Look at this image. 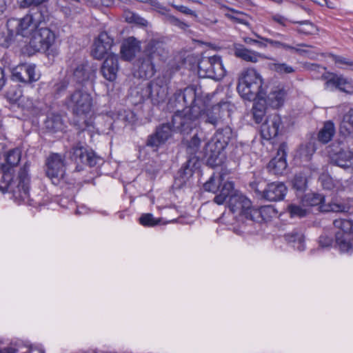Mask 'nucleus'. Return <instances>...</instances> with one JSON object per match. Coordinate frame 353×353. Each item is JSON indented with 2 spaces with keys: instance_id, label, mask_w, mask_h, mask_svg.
I'll use <instances>...</instances> for the list:
<instances>
[{
  "instance_id": "26",
  "label": "nucleus",
  "mask_w": 353,
  "mask_h": 353,
  "mask_svg": "<svg viewBox=\"0 0 353 353\" xmlns=\"http://www.w3.org/2000/svg\"><path fill=\"white\" fill-rule=\"evenodd\" d=\"M288 95V91L283 85L279 84L272 88L268 96L267 103L273 108L283 106Z\"/></svg>"
},
{
  "instance_id": "40",
  "label": "nucleus",
  "mask_w": 353,
  "mask_h": 353,
  "mask_svg": "<svg viewBox=\"0 0 353 353\" xmlns=\"http://www.w3.org/2000/svg\"><path fill=\"white\" fill-rule=\"evenodd\" d=\"M315 143L310 141L302 144L298 151L299 157L305 161H309L316 151Z\"/></svg>"
},
{
  "instance_id": "57",
  "label": "nucleus",
  "mask_w": 353,
  "mask_h": 353,
  "mask_svg": "<svg viewBox=\"0 0 353 353\" xmlns=\"http://www.w3.org/2000/svg\"><path fill=\"white\" fill-rule=\"evenodd\" d=\"M332 239L325 235L319 237V245L322 248H327L332 245Z\"/></svg>"
},
{
  "instance_id": "39",
  "label": "nucleus",
  "mask_w": 353,
  "mask_h": 353,
  "mask_svg": "<svg viewBox=\"0 0 353 353\" xmlns=\"http://www.w3.org/2000/svg\"><path fill=\"white\" fill-rule=\"evenodd\" d=\"M163 51V44L161 41L158 40H150L145 48L147 53L146 57H150L151 59L155 55H161Z\"/></svg>"
},
{
  "instance_id": "17",
  "label": "nucleus",
  "mask_w": 353,
  "mask_h": 353,
  "mask_svg": "<svg viewBox=\"0 0 353 353\" xmlns=\"http://www.w3.org/2000/svg\"><path fill=\"white\" fill-rule=\"evenodd\" d=\"M282 127L281 117L277 114L268 116L261 126V134L263 139L270 140L276 137Z\"/></svg>"
},
{
  "instance_id": "42",
  "label": "nucleus",
  "mask_w": 353,
  "mask_h": 353,
  "mask_svg": "<svg viewBox=\"0 0 353 353\" xmlns=\"http://www.w3.org/2000/svg\"><path fill=\"white\" fill-rule=\"evenodd\" d=\"M334 225L340 230L339 232L345 234L353 233V222L347 219H336L333 223Z\"/></svg>"
},
{
  "instance_id": "51",
  "label": "nucleus",
  "mask_w": 353,
  "mask_h": 353,
  "mask_svg": "<svg viewBox=\"0 0 353 353\" xmlns=\"http://www.w3.org/2000/svg\"><path fill=\"white\" fill-rule=\"evenodd\" d=\"M165 22L169 23L170 24L176 26L181 30H185L189 26L185 22L181 21L178 18L175 17L174 15L170 14L167 16V19L165 20Z\"/></svg>"
},
{
  "instance_id": "59",
  "label": "nucleus",
  "mask_w": 353,
  "mask_h": 353,
  "mask_svg": "<svg viewBox=\"0 0 353 353\" xmlns=\"http://www.w3.org/2000/svg\"><path fill=\"white\" fill-rule=\"evenodd\" d=\"M68 83L66 81H61L54 85V91L56 93L59 94L64 91L68 88Z\"/></svg>"
},
{
  "instance_id": "11",
  "label": "nucleus",
  "mask_w": 353,
  "mask_h": 353,
  "mask_svg": "<svg viewBox=\"0 0 353 353\" xmlns=\"http://www.w3.org/2000/svg\"><path fill=\"white\" fill-rule=\"evenodd\" d=\"M47 17L46 12L42 11L32 12L26 15L18 21L17 33L26 37L30 32L32 33L40 23L45 21Z\"/></svg>"
},
{
  "instance_id": "4",
  "label": "nucleus",
  "mask_w": 353,
  "mask_h": 353,
  "mask_svg": "<svg viewBox=\"0 0 353 353\" xmlns=\"http://www.w3.org/2000/svg\"><path fill=\"white\" fill-rule=\"evenodd\" d=\"M201 113L199 105L183 110H177L172 116V125L174 130L181 133H189L198 123Z\"/></svg>"
},
{
  "instance_id": "46",
  "label": "nucleus",
  "mask_w": 353,
  "mask_h": 353,
  "mask_svg": "<svg viewBox=\"0 0 353 353\" xmlns=\"http://www.w3.org/2000/svg\"><path fill=\"white\" fill-rule=\"evenodd\" d=\"M271 70L280 74H290L293 73L295 70L293 67L285 63H274L270 65Z\"/></svg>"
},
{
  "instance_id": "38",
  "label": "nucleus",
  "mask_w": 353,
  "mask_h": 353,
  "mask_svg": "<svg viewBox=\"0 0 353 353\" xmlns=\"http://www.w3.org/2000/svg\"><path fill=\"white\" fill-rule=\"evenodd\" d=\"M45 124L46 128L52 132L62 130L63 128L61 117L59 114H53L48 117Z\"/></svg>"
},
{
  "instance_id": "47",
  "label": "nucleus",
  "mask_w": 353,
  "mask_h": 353,
  "mask_svg": "<svg viewBox=\"0 0 353 353\" xmlns=\"http://www.w3.org/2000/svg\"><path fill=\"white\" fill-rule=\"evenodd\" d=\"M48 0H22L21 2V6L24 8H28L30 6H34L32 9L31 12H37V11H42L46 12V14H47V11L46 9H41L39 8L43 3L48 1Z\"/></svg>"
},
{
  "instance_id": "60",
  "label": "nucleus",
  "mask_w": 353,
  "mask_h": 353,
  "mask_svg": "<svg viewBox=\"0 0 353 353\" xmlns=\"http://www.w3.org/2000/svg\"><path fill=\"white\" fill-rule=\"evenodd\" d=\"M250 187L252 190L255 191V192L257 193V194L263 198V190L262 187L260 185V183L258 181H253L251 182L250 184Z\"/></svg>"
},
{
  "instance_id": "6",
  "label": "nucleus",
  "mask_w": 353,
  "mask_h": 353,
  "mask_svg": "<svg viewBox=\"0 0 353 353\" xmlns=\"http://www.w3.org/2000/svg\"><path fill=\"white\" fill-rule=\"evenodd\" d=\"M198 73L201 77L220 80L225 75L221 58L218 55L203 57L198 63Z\"/></svg>"
},
{
  "instance_id": "34",
  "label": "nucleus",
  "mask_w": 353,
  "mask_h": 353,
  "mask_svg": "<svg viewBox=\"0 0 353 353\" xmlns=\"http://www.w3.org/2000/svg\"><path fill=\"white\" fill-rule=\"evenodd\" d=\"M225 174L224 173H220L219 176L212 175L210 179L204 183V190L213 193H218L221 184L225 181Z\"/></svg>"
},
{
  "instance_id": "50",
  "label": "nucleus",
  "mask_w": 353,
  "mask_h": 353,
  "mask_svg": "<svg viewBox=\"0 0 353 353\" xmlns=\"http://www.w3.org/2000/svg\"><path fill=\"white\" fill-rule=\"evenodd\" d=\"M150 5L152 7L153 10L159 12L160 14L165 17L164 20L167 19V16H169L170 10L166 7L163 6L157 0H151Z\"/></svg>"
},
{
  "instance_id": "30",
  "label": "nucleus",
  "mask_w": 353,
  "mask_h": 353,
  "mask_svg": "<svg viewBox=\"0 0 353 353\" xmlns=\"http://www.w3.org/2000/svg\"><path fill=\"white\" fill-rule=\"evenodd\" d=\"M138 75L140 78L148 79L154 76V66L150 57L141 58L138 60Z\"/></svg>"
},
{
  "instance_id": "22",
  "label": "nucleus",
  "mask_w": 353,
  "mask_h": 353,
  "mask_svg": "<svg viewBox=\"0 0 353 353\" xmlns=\"http://www.w3.org/2000/svg\"><path fill=\"white\" fill-rule=\"evenodd\" d=\"M119 69L118 56L115 54H110L101 65V72L105 79L114 81L117 79Z\"/></svg>"
},
{
  "instance_id": "63",
  "label": "nucleus",
  "mask_w": 353,
  "mask_h": 353,
  "mask_svg": "<svg viewBox=\"0 0 353 353\" xmlns=\"http://www.w3.org/2000/svg\"><path fill=\"white\" fill-rule=\"evenodd\" d=\"M6 81L5 71L0 68V90L3 88Z\"/></svg>"
},
{
  "instance_id": "29",
  "label": "nucleus",
  "mask_w": 353,
  "mask_h": 353,
  "mask_svg": "<svg viewBox=\"0 0 353 353\" xmlns=\"http://www.w3.org/2000/svg\"><path fill=\"white\" fill-rule=\"evenodd\" d=\"M234 55L244 61L256 63L259 61V58H263V56L258 52L250 50L245 48L243 45L234 43L233 45Z\"/></svg>"
},
{
  "instance_id": "24",
  "label": "nucleus",
  "mask_w": 353,
  "mask_h": 353,
  "mask_svg": "<svg viewBox=\"0 0 353 353\" xmlns=\"http://www.w3.org/2000/svg\"><path fill=\"white\" fill-rule=\"evenodd\" d=\"M70 72L78 83H83L90 78L94 70L89 66L88 61L73 62L70 65Z\"/></svg>"
},
{
  "instance_id": "54",
  "label": "nucleus",
  "mask_w": 353,
  "mask_h": 353,
  "mask_svg": "<svg viewBox=\"0 0 353 353\" xmlns=\"http://www.w3.org/2000/svg\"><path fill=\"white\" fill-rule=\"evenodd\" d=\"M274 47L276 48H282L285 50H290L294 51L296 52H298L300 54H301L305 52V50H304L296 48L295 47H293V46L288 45L286 43L280 42L279 41H275Z\"/></svg>"
},
{
  "instance_id": "48",
  "label": "nucleus",
  "mask_w": 353,
  "mask_h": 353,
  "mask_svg": "<svg viewBox=\"0 0 353 353\" xmlns=\"http://www.w3.org/2000/svg\"><path fill=\"white\" fill-rule=\"evenodd\" d=\"M139 221L144 226H154L160 223L161 219H155L152 214L148 213L143 214Z\"/></svg>"
},
{
  "instance_id": "49",
  "label": "nucleus",
  "mask_w": 353,
  "mask_h": 353,
  "mask_svg": "<svg viewBox=\"0 0 353 353\" xmlns=\"http://www.w3.org/2000/svg\"><path fill=\"white\" fill-rule=\"evenodd\" d=\"M288 210L292 217L297 216L299 218L304 217L307 214L306 210L299 205L291 204L288 207Z\"/></svg>"
},
{
  "instance_id": "32",
  "label": "nucleus",
  "mask_w": 353,
  "mask_h": 353,
  "mask_svg": "<svg viewBox=\"0 0 353 353\" xmlns=\"http://www.w3.org/2000/svg\"><path fill=\"white\" fill-rule=\"evenodd\" d=\"M336 244L341 252L353 250V235L337 232L335 235Z\"/></svg>"
},
{
  "instance_id": "62",
  "label": "nucleus",
  "mask_w": 353,
  "mask_h": 353,
  "mask_svg": "<svg viewBox=\"0 0 353 353\" xmlns=\"http://www.w3.org/2000/svg\"><path fill=\"white\" fill-rule=\"evenodd\" d=\"M272 19L275 22L281 24V26H285V21H287V19L285 18L283 16H281L280 14H275L272 16Z\"/></svg>"
},
{
  "instance_id": "37",
  "label": "nucleus",
  "mask_w": 353,
  "mask_h": 353,
  "mask_svg": "<svg viewBox=\"0 0 353 353\" xmlns=\"http://www.w3.org/2000/svg\"><path fill=\"white\" fill-rule=\"evenodd\" d=\"M340 132L344 135L353 134V109L344 115L340 126Z\"/></svg>"
},
{
  "instance_id": "18",
  "label": "nucleus",
  "mask_w": 353,
  "mask_h": 353,
  "mask_svg": "<svg viewBox=\"0 0 353 353\" xmlns=\"http://www.w3.org/2000/svg\"><path fill=\"white\" fill-rule=\"evenodd\" d=\"M146 92L154 105H159L163 103L168 94V88L165 84L158 81L150 82L146 88Z\"/></svg>"
},
{
  "instance_id": "1",
  "label": "nucleus",
  "mask_w": 353,
  "mask_h": 353,
  "mask_svg": "<svg viewBox=\"0 0 353 353\" xmlns=\"http://www.w3.org/2000/svg\"><path fill=\"white\" fill-rule=\"evenodd\" d=\"M228 207L233 213L243 215L255 222L267 221L274 214V209L270 206H263L259 209L252 208L251 201L237 190L230 197Z\"/></svg>"
},
{
  "instance_id": "36",
  "label": "nucleus",
  "mask_w": 353,
  "mask_h": 353,
  "mask_svg": "<svg viewBox=\"0 0 353 353\" xmlns=\"http://www.w3.org/2000/svg\"><path fill=\"white\" fill-rule=\"evenodd\" d=\"M259 100L254 103L252 112V117L256 123H260L265 113V100L263 98H258Z\"/></svg>"
},
{
  "instance_id": "5",
  "label": "nucleus",
  "mask_w": 353,
  "mask_h": 353,
  "mask_svg": "<svg viewBox=\"0 0 353 353\" xmlns=\"http://www.w3.org/2000/svg\"><path fill=\"white\" fill-rule=\"evenodd\" d=\"M303 202L310 206H319V210L323 212H353V206L347 203H337L330 201L325 203V197L318 193H308L305 195Z\"/></svg>"
},
{
  "instance_id": "52",
  "label": "nucleus",
  "mask_w": 353,
  "mask_h": 353,
  "mask_svg": "<svg viewBox=\"0 0 353 353\" xmlns=\"http://www.w3.org/2000/svg\"><path fill=\"white\" fill-rule=\"evenodd\" d=\"M306 178L302 175H296L293 181V186L297 190H303L306 187Z\"/></svg>"
},
{
  "instance_id": "8",
  "label": "nucleus",
  "mask_w": 353,
  "mask_h": 353,
  "mask_svg": "<svg viewBox=\"0 0 353 353\" xmlns=\"http://www.w3.org/2000/svg\"><path fill=\"white\" fill-rule=\"evenodd\" d=\"M68 108L75 115L88 114L92 109V98L88 92L76 90L66 99Z\"/></svg>"
},
{
  "instance_id": "41",
  "label": "nucleus",
  "mask_w": 353,
  "mask_h": 353,
  "mask_svg": "<svg viewBox=\"0 0 353 353\" xmlns=\"http://www.w3.org/2000/svg\"><path fill=\"white\" fill-rule=\"evenodd\" d=\"M285 239L289 243H298L297 249L299 250H304V236L299 231L294 230L285 234Z\"/></svg>"
},
{
  "instance_id": "9",
  "label": "nucleus",
  "mask_w": 353,
  "mask_h": 353,
  "mask_svg": "<svg viewBox=\"0 0 353 353\" xmlns=\"http://www.w3.org/2000/svg\"><path fill=\"white\" fill-rule=\"evenodd\" d=\"M29 178L26 168L21 169L16 181H10L6 192H11L14 199L19 202L26 201L29 198Z\"/></svg>"
},
{
  "instance_id": "21",
  "label": "nucleus",
  "mask_w": 353,
  "mask_h": 353,
  "mask_svg": "<svg viewBox=\"0 0 353 353\" xmlns=\"http://www.w3.org/2000/svg\"><path fill=\"white\" fill-rule=\"evenodd\" d=\"M172 129L170 123H163L157 128L156 132L148 138L146 145L159 147L163 144L172 135Z\"/></svg>"
},
{
  "instance_id": "55",
  "label": "nucleus",
  "mask_w": 353,
  "mask_h": 353,
  "mask_svg": "<svg viewBox=\"0 0 353 353\" xmlns=\"http://www.w3.org/2000/svg\"><path fill=\"white\" fill-rule=\"evenodd\" d=\"M225 16L228 18L230 19L231 20H232L236 23H242L247 26H250V24L248 20V17H246L245 16H242V17H239L233 16V15H231L229 14H226ZM248 18H250V17L248 16Z\"/></svg>"
},
{
  "instance_id": "27",
  "label": "nucleus",
  "mask_w": 353,
  "mask_h": 353,
  "mask_svg": "<svg viewBox=\"0 0 353 353\" xmlns=\"http://www.w3.org/2000/svg\"><path fill=\"white\" fill-rule=\"evenodd\" d=\"M21 158V152L18 148H14L9 150L5 155L6 163L1 165V170L4 176L11 179L10 174L12 168L18 165Z\"/></svg>"
},
{
  "instance_id": "58",
  "label": "nucleus",
  "mask_w": 353,
  "mask_h": 353,
  "mask_svg": "<svg viewBox=\"0 0 353 353\" xmlns=\"http://www.w3.org/2000/svg\"><path fill=\"white\" fill-rule=\"evenodd\" d=\"M172 6L176 9L178 11L183 13V14H189V15H192V16H196V14L195 12L190 10V8H188V7L186 6H177V5H172Z\"/></svg>"
},
{
  "instance_id": "56",
  "label": "nucleus",
  "mask_w": 353,
  "mask_h": 353,
  "mask_svg": "<svg viewBox=\"0 0 353 353\" xmlns=\"http://www.w3.org/2000/svg\"><path fill=\"white\" fill-rule=\"evenodd\" d=\"M243 41H244V42H245L246 43H248V44H256L258 46H259L261 48H266L267 47V44L265 42H263V41H262V40H256V39H253L250 37H244Z\"/></svg>"
},
{
  "instance_id": "61",
  "label": "nucleus",
  "mask_w": 353,
  "mask_h": 353,
  "mask_svg": "<svg viewBox=\"0 0 353 353\" xmlns=\"http://www.w3.org/2000/svg\"><path fill=\"white\" fill-rule=\"evenodd\" d=\"M333 58L336 63L345 64L347 65L353 66V61H350L345 57L335 55L333 57Z\"/></svg>"
},
{
  "instance_id": "20",
  "label": "nucleus",
  "mask_w": 353,
  "mask_h": 353,
  "mask_svg": "<svg viewBox=\"0 0 353 353\" xmlns=\"http://www.w3.org/2000/svg\"><path fill=\"white\" fill-rule=\"evenodd\" d=\"M287 188L282 182H272L267 185L263 192V199L269 201H278L284 199Z\"/></svg>"
},
{
  "instance_id": "16",
  "label": "nucleus",
  "mask_w": 353,
  "mask_h": 353,
  "mask_svg": "<svg viewBox=\"0 0 353 353\" xmlns=\"http://www.w3.org/2000/svg\"><path fill=\"white\" fill-rule=\"evenodd\" d=\"M288 145L282 143L278 149L276 156L274 157L268 164V172L275 175H282L286 171L287 163L286 155Z\"/></svg>"
},
{
  "instance_id": "35",
  "label": "nucleus",
  "mask_w": 353,
  "mask_h": 353,
  "mask_svg": "<svg viewBox=\"0 0 353 353\" xmlns=\"http://www.w3.org/2000/svg\"><path fill=\"white\" fill-rule=\"evenodd\" d=\"M335 133L334 125L332 121L325 123L323 128L318 134V139L322 143H327L332 139Z\"/></svg>"
},
{
  "instance_id": "13",
  "label": "nucleus",
  "mask_w": 353,
  "mask_h": 353,
  "mask_svg": "<svg viewBox=\"0 0 353 353\" xmlns=\"http://www.w3.org/2000/svg\"><path fill=\"white\" fill-rule=\"evenodd\" d=\"M113 45L114 39L106 32H102L92 44L91 54L94 59L101 60L105 55L113 54L110 51Z\"/></svg>"
},
{
  "instance_id": "31",
  "label": "nucleus",
  "mask_w": 353,
  "mask_h": 353,
  "mask_svg": "<svg viewBox=\"0 0 353 353\" xmlns=\"http://www.w3.org/2000/svg\"><path fill=\"white\" fill-rule=\"evenodd\" d=\"M236 192L234 188V183L232 181H224L221 185V188L214 199V201L218 205H222L225 201L227 198L231 196L233 193Z\"/></svg>"
},
{
  "instance_id": "19",
  "label": "nucleus",
  "mask_w": 353,
  "mask_h": 353,
  "mask_svg": "<svg viewBox=\"0 0 353 353\" xmlns=\"http://www.w3.org/2000/svg\"><path fill=\"white\" fill-rule=\"evenodd\" d=\"M12 78L14 80L22 83H32L38 80L35 73V66L27 63H23L13 68Z\"/></svg>"
},
{
  "instance_id": "25",
  "label": "nucleus",
  "mask_w": 353,
  "mask_h": 353,
  "mask_svg": "<svg viewBox=\"0 0 353 353\" xmlns=\"http://www.w3.org/2000/svg\"><path fill=\"white\" fill-rule=\"evenodd\" d=\"M140 51V42L133 37H128L123 41L120 50L122 58L128 61L132 60Z\"/></svg>"
},
{
  "instance_id": "44",
  "label": "nucleus",
  "mask_w": 353,
  "mask_h": 353,
  "mask_svg": "<svg viewBox=\"0 0 353 353\" xmlns=\"http://www.w3.org/2000/svg\"><path fill=\"white\" fill-rule=\"evenodd\" d=\"M201 144V139L196 134L193 137L188 141L187 145V153L190 156H196Z\"/></svg>"
},
{
  "instance_id": "7",
  "label": "nucleus",
  "mask_w": 353,
  "mask_h": 353,
  "mask_svg": "<svg viewBox=\"0 0 353 353\" xmlns=\"http://www.w3.org/2000/svg\"><path fill=\"white\" fill-rule=\"evenodd\" d=\"M54 33L47 28H37L31 33L28 46L32 52H46L55 43Z\"/></svg>"
},
{
  "instance_id": "53",
  "label": "nucleus",
  "mask_w": 353,
  "mask_h": 353,
  "mask_svg": "<svg viewBox=\"0 0 353 353\" xmlns=\"http://www.w3.org/2000/svg\"><path fill=\"white\" fill-rule=\"evenodd\" d=\"M200 165L199 159L197 156H190L186 163L183 165L188 168H190L194 172L195 170L198 169Z\"/></svg>"
},
{
  "instance_id": "15",
  "label": "nucleus",
  "mask_w": 353,
  "mask_h": 353,
  "mask_svg": "<svg viewBox=\"0 0 353 353\" xmlns=\"http://www.w3.org/2000/svg\"><path fill=\"white\" fill-rule=\"evenodd\" d=\"M70 153L72 154L71 159L73 161L90 167L96 165L100 160L93 151L87 150L79 143L72 148Z\"/></svg>"
},
{
  "instance_id": "28",
  "label": "nucleus",
  "mask_w": 353,
  "mask_h": 353,
  "mask_svg": "<svg viewBox=\"0 0 353 353\" xmlns=\"http://www.w3.org/2000/svg\"><path fill=\"white\" fill-rule=\"evenodd\" d=\"M321 78L325 81L327 87L334 86L341 91L350 92L347 88H351L350 82L342 75H337L334 73H324Z\"/></svg>"
},
{
  "instance_id": "33",
  "label": "nucleus",
  "mask_w": 353,
  "mask_h": 353,
  "mask_svg": "<svg viewBox=\"0 0 353 353\" xmlns=\"http://www.w3.org/2000/svg\"><path fill=\"white\" fill-rule=\"evenodd\" d=\"M292 22L299 25L295 29L299 34L306 36L317 35L319 34V28L310 21L305 20Z\"/></svg>"
},
{
  "instance_id": "64",
  "label": "nucleus",
  "mask_w": 353,
  "mask_h": 353,
  "mask_svg": "<svg viewBox=\"0 0 353 353\" xmlns=\"http://www.w3.org/2000/svg\"><path fill=\"white\" fill-rule=\"evenodd\" d=\"M17 350L14 347L4 348L3 350H0V353H16Z\"/></svg>"
},
{
  "instance_id": "12",
  "label": "nucleus",
  "mask_w": 353,
  "mask_h": 353,
  "mask_svg": "<svg viewBox=\"0 0 353 353\" xmlns=\"http://www.w3.org/2000/svg\"><path fill=\"white\" fill-rule=\"evenodd\" d=\"M46 173L54 183L58 182L65 174L64 158L58 153L51 154L46 160Z\"/></svg>"
},
{
  "instance_id": "43",
  "label": "nucleus",
  "mask_w": 353,
  "mask_h": 353,
  "mask_svg": "<svg viewBox=\"0 0 353 353\" xmlns=\"http://www.w3.org/2000/svg\"><path fill=\"white\" fill-rule=\"evenodd\" d=\"M124 17L125 21L128 23H133L141 26H147L148 25L146 19L132 11L125 10L124 12Z\"/></svg>"
},
{
  "instance_id": "3",
  "label": "nucleus",
  "mask_w": 353,
  "mask_h": 353,
  "mask_svg": "<svg viewBox=\"0 0 353 353\" xmlns=\"http://www.w3.org/2000/svg\"><path fill=\"white\" fill-rule=\"evenodd\" d=\"M202 90L200 85H190L183 90H177L170 99V108L183 110L200 105L203 102Z\"/></svg>"
},
{
  "instance_id": "45",
  "label": "nucleus",
  "mask_w": 353,
  "mask_h": 353,
  "mask_svg": "<svg viewBox=\"0 0 353 353\" xmlns=\"http://www.w3.org/2000/svg\"><path fill=\"white\" fill-rule=\"evenodd\" d=\"M193 173L194 171L190 168L183 165L177 173L176 181H179L180 185H183L192 176Z\"/></svg>"
},
{
  "instance_id": "10",
  "label": "nucleus",
  "mask_w": 353,
  "mask_h": 353,
  "mask_svg": "<svg viewBox=\"0 0 353 353\" xmlns=\"http://www.w3.org/2000/svg\"><path fill=\"white\" fill-rule=\"evenodd\" d=\"M234 105L230 102L220 101L205 111L203 114L204 121L216 126L221 123L225 117H230Z\"/></svg>"
},
{
  "instance_id": "2",
  "label": "nucleus",
  "mask_w": 353,
  "mask_h": 353,
  "mask_svg": "<svg viewBox=\"0 0 353 353\" xmlns=\"http://www.w3.org/2000/svg\"><path fill=\"white\" fill-rule=\"evenodd\" d=\"M263 83L260 74L253 68H248L243 71L239 78L237 91L243 99L254 101L265 94Z\"/></svg>"
},
{
  "instance_id": "23",
  "label": "nucleus",
  "mask_w": 353,
  "mask_h": 353,
  "mask_svg": "<svg viewBox=\"0 0 353 353\" xmlns=\"http://www.w3.org/2000/svg\"><path fill=\"white\" fill-rule=\"evenodd\" d=\"M331 163L343 168H350L353 165V153L350 151L339 150L332 148L329 152Z\"/></svg>"
},
{
  "instance_id": "14",
  "label": "nucleus",
  "mask_w": 353,
  "mask_h": 353,
  "mask_svg": "<svg viewBox=\"0 0 353 353\" xmlns=\"http://www.w3.org/2000/svg\"><path fill=\"white\" fill-rule=\"evenodd\" d=\"M234 138V134L230 126L217 130L212 141L208 144L210 150L215 154H220L228 145Z\"/></svg>"
}]
</instances>
